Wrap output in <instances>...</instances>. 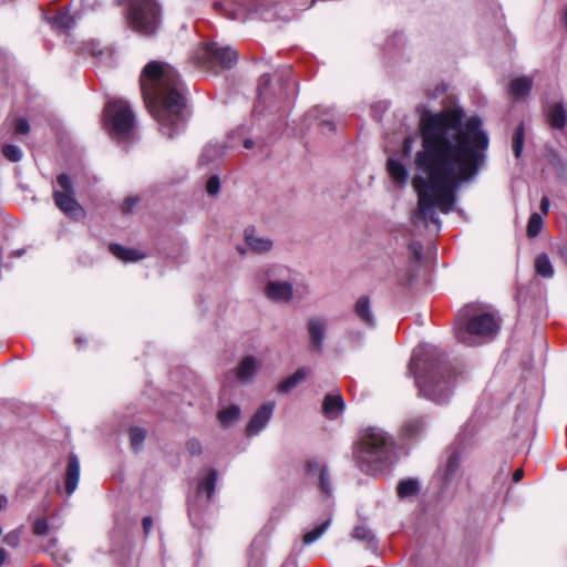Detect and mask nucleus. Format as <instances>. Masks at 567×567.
<instances>
[{"mask_svg": "<svg viewBox=\"0 0 567 567\" xmlns=\"http://www.w3.org/2000/svg\"><path fill=\"white\" fill-rule=\"evenodd\" d=\"M420 133L422 145L414 157L419 174L412 181L417 207L411 218L416 227H427L431 223L439 231V212H453L456 192L483 169L489 138L481 117L465 118L461 109L424 114Z\"/></svg>", "mask_w": 567, "mask_h": 567, "instance_id": "f257e3e1", "label": "nucleus"}, {"mask_svg": "<svg viewBox=\"0 0 567 567\" xmlns=\"http://www.w3.org/2000/svg\"><path fill=\"white\" fill-rule=\"evenodd\" d=\"M144 102L163 135L172 138L182 132L187 120L184 85L177 71L161 61L147 63L140 78Z\"/></svg>", "mask_w": 567, "mask_h": 567, "instance_id": "f03ea898", "label": "nucleus"}, {"mask_svg": "<svg viewBox=\"0 0 567 567\" xmlns=\"http://www.w3.org/2000/svg\"><path fill=\"white\" fill-rule=\"evenodd\" d=\"M409 373L414 375L420 395L426 400L443 404L452 396L457 372L435 347L423 344L415 348L409 363Z\"/></svg>", "mask_w": 567, "mask_h": 567, "instance_id": "7ed1b4c3", "label": "nucleus"}, {"mask_svg": "<svg viewBox=\"0 0 567 567\" xmlns=\"http://www.w3.org/2000/svg\"><path fill=\"white\" fill-rule=\"evenodd\" d=\"M394 439L377 426H370L361 436L355 457L360 470L375 475L385 467L391 458Z\"/></svg>", "mask_w": 567, "mask_h": 567, "instance_id": "20e7f679", "label": "nucleus"}, {"mask_svg": "<svg viewBox=\"0 0 567 567\" xmlns=\"http://www.w3.org/2000/svg\"><path fill=\"white\" fill-rule=\"evenodd\" d=\"M105 127L112 138L126 143L133 138L135 116L130 104L122 99H114L104 107Z\"/></svg>", "mask_w": 567, "mask_h": 567, "instance_id": "39448f33", "label": "nucleus"}, {"mask_svg": "<svg viewBox=\"0 0 567 567\" xmlns=\"http://www.w3.org/2000/svg\"><path fill=\"white\" fill-rule=\"evenodd\" d=\"M498 330L499 319L493 313L484 312L468 318L465 328H455V336L458 341L472 346L475 337L493 338Z\"/></svg>", "mask_w": 567, "mask_h": 567, "instance_id": "423d86ee", "label": "nucleus"}, {"mask_svg": "<svg viewBox=\"0 0 567 567\" xmlns=\"http://www.w3.org/2000/svg\"><path fill=\"white\" fill-rule=\"evenodd\" d=\"M128 21L131 27L143 33L152 34L159 25V7L154 0H132Z\"/></svg>", "mask_w": 567, "mask_h": 567, "instance_id": "0eeeda50", "label": "nucleus"}, {"mask_svg": "<svg viewBox=\"0 0 567 567\" xmlns=\"http://www.w3.org/2000/svg\"><path fill=\"white\" fill-rule=\"evenodd\" d=\"M60 190H54V204L61 212L73 219H80L84 216V209L74 198V189L72 182L66 174H60L56 177Z\"/></svg>", "mask_w": 567, "mask_h": 567, "instance_id": "6e6552de", "label": "nucleus"}, {"mask_svg": "<svg viewBox=\"0 0 567 567\" xmlns=\"http://www.w3.org/2000/svg\"><path fill=\"white\" fill-rule=\"evenodd\" d=\"M280 87L278 92L272 91L271 80L268 74H264L260 78L258 85V105L270 104L274 100L281 101L289 95V85L296 84L290 68H285L280 74Z\"/></svg>", "mask_w": 567, "mask_h": 567, "instance_id": "1a4fd4ad", "label": "nucleus"}, {"mask_svg": "<svg viewBox=\"0 0 567 567\" xmlns=\"http://www.w3.org/2000/svg\"><path fill=\"white\" fill-rule=\"evenodd\" d=\"M309 351L321 354L329 330V319L324 316H312L306 323Z\"/></svg>", "mask_w": 567, "mask_h": 567, "instance_id": "9d476101", "label": "nucleus"}, {"mask_svg": "<svg viewBox=\"0 0 567 567\" xmlns=\"http://www.w3.org/2000/svg\"><path fill=\"white\" fill-rule=\"evenodd\" d=\"M200 59L212 64H218L221 68L229 69L238 61L237 51L229 47H221L218 43H208L202 49Z\"/></svg>", "mask_w": 567, "mask_h": 567, "instance_id": "9b49d317", "label": "nucleus"}, {"mask_svg": "<svg viewBox=\"0 0 567 567\" xmlns=\"http://www.w3.org/2000/svg\"><path fill=\"white\" fill-rule=\"evenodd\" d=\"M461 481V453L451 451L442 472L443 492H455Z\"/></svg>", "mask_w": 567, "mask_h": 567, "instance_id": "f8f14e48", "label": "nucleus"}, {"mask_svg": "<svg viewBox=\"0 0 567 567\" xmlns=\"http://www.w3.org/2000/svg\"><path fill=\"white\" fill-rule=\"evenodd\" d=\"M306 473L317 484L321 494L328 497L332 495V482L327 464L309 460L306 463Z\"/></svg>", "mask_w": 567, "mask_h": 567, "instance_id": "ddd939ff", "label": "nucleus"}, {"mask_svg": "<svg viewBox=\"0 0 567 567\" xmlns=\"http://www.w3.org/2000/svg\"><path fill=\"white\" fill-rule=\"evenodd\" d=\"M275 410V402H266L261 404L251 416L246 426V435H258L269 423Z\"/></svg>", "mask_w": 567, "mask_h": 567, "instance_id": "4468645a", "label": "nucleus"}, {"mask_svg": "<svg viewBox=\"0 0 567 567\" xmlns=\"http://www.w3.org/2000/svg\"><path fill=\"white\" fill-rule=\"evenodd\" d=\"M265 296L274 302L287 303L293 296L292 284L287 280L269 279L265 287Z\"/></svg>", "mask_w": 567, "mask_h": 567, "instance_id": "2eb2a0df", "label": "nucleus"}, {"mask_svg": "<svg viewBox=\"0 0 567 567\" xmlns=\"http://www.w3.org/2000/svg\"><path fill=\"white\" fill-rule=\"evenodd\" d=\"M260 361L254 355H247L241 359L237 368L230 373L243 384H249L255 380V377L260 369Z\"/></svg>", "mask_w": 567, "mask_h": 567, "instance_id": "dca6fc26", "label": "nucleus"}, {"mask_svg": "<svg viewBox=\"0 0 567 567\" xmlns=\"http://www.w3.org/2000/svg\"><path fill=\"white\" fill-rule=\"evenodd\" d=\"M429 421L424 415L411 416L401 426V433L405 439H416L427 430Z\"/></svg>", "mask_w": 567, "mask_h": 567, "instance_id": "f3484780", "label": "nucleus"}, {"mask_svg": "<svg viewBox=\"0 0 567 567\" xmlns=\"http://www.w3.org/2000/svg\"><path fill=\"white\" fill-rule=\"evenodd\" d=\"M80 480V462L74 453H71L68 458V465L64 476V487L66 494L70 496L78 487Z\"/></svg>", "mask_w": 567, "mask_h": 567, "instance_id": "a211bd4d", "label": "nucleus"}, {"mask_svg": "<svg viewBox=\"0 0 567 567\" xmlns=\"http://www.w3.org/2000/svg\"><path fill=\"white\" fill-rule=\"evenodd\" d=\"M354 313L362 324L369 328L375 327V316L372 311L370 299L367 296H361L355 301Z\"/></svg>", "mask_w": 567, "mask_h": 567, "instance_id": "6ab92c4d", "label": "nucleus"}, {"mask_svg": "<svg viewBox=\"0 0 567 567\" xmlns=\"http://www.w3.org/2000/svg\"><path fill=\"white\" fill-rule=\"evenodd\" d=\"M245 241L247 246L256 252H266L272 248V241L267 237L258 236L254 227L245 229Z\"/></svg>", "mask_w": 567, "mask_h": 567, "instance_id": "aec40b11", "label": "nucleus"}, {"mask_svg": "<svg viewBox=\"0 0 567 567\" xmlns=\"http://www.w3.org/2000/svg\"><path fill=\"white\" fill-rule=\"evenodd\" d=\"M225 154V146L215 142L207 143L198 157V165L202 167L208 166L217 162Z\"/></svg>", "mask_w": 567, "mask_h": 567, "instance_id": "412c9836", "label": "nucleus"}, {"mask_svg": "<svg viewBox=\"0 0 567 567\" xmlns=\"http://www.w3.org/2000/svg\"><path fill=\"white\" fill-rule=\"evenodd\" d=\"M548 122L554 128L561 130L566 125L567 112L561 102L548 104L546 107Z\"/></svg>", "mask_w": 567, "mask_h": 567, "instance_id": "4be33fe9", "label": "nucleus"}, {"mask_svg": "<svg viewBox=\"0 0 567 567\" xmlns=\"http://www.w3.org/2000/svg\"><path fill=\"white\" fill-rule=\"evenodd\" d=\"M344 409V401L342 399V395L340 393L337 394H327L323 399L322 410L324 415L330 419L334 420L339 416V414Z\"/></svg>", "mask_w": 567, "mask_h": 567, "instance_id": "5701e85b", "label": "nucleus"}, {"mask_svg": "<svg viewBox=\"0 0 567 567\" xmlns=\"http://www.w3.org/2000/svg\"><path fill=\"white\" fill-rule=\"evenodd\" d=\"M311 373V370L306 367H301L296 370V372L288 378H286L284 381H281L278 384V392L279 393H288L292 389H295L300 382L305 381L306 378Z\"/></svg>", "mask_w": 567, "mask_h": 567, "instance_id": "b1692460", "label": "nucleus"}, {"mask_svg": "<svg viewBox=\"0 0 567 567\" xmlns=\"http://www.w3.org/2000/svg\"><path fill=\"white\" fill-rule=\"evenodd\" d=\"M388 172L391 178L399 185H405L409 179V171L396 158H389L386 163Z\"/></svg>", "mask_w": 567, "mask_h": 567, "instance_id": "393cba45", "label": "nucleus"}, {"mask_svg": "<svg viewBox=\"0 0 567 567\" xmlns=\"http://www.w3.org/2000/svg\"><path fill=\"white\" fill-rule=\"evenodd\" d=\"M410 260H411V269L408 279L401 281L402 285H408L415 277L416 268L422 259L423 247L419 241H411L408 246Z\"/></svg>", "mask_w": 567, "mask_h": 567, "instance_id": "a878e982", "label": "nucleus"}, {"mask_svg": "<svg viewBox=\"0 0 567 567\" xmlns=\"http://www.w3.org/2000/svg\"><path fill=\"white\" fill-rule=\"evenodd\" d=\"M533 80L528 76L516 78L511 82L509 94L515 99H522L529 94Z\"/></svg>", "mask_w": 567, "mask_h": 567, "instance_id": "bb28decb", "label": "nucleus"}, {"mask_svg": "<svg viewBox=\"0 0 567 567\" xmlns=\"http://www.w3.org/2000/svg\"><path fill=\"white\" fill-rule=\"evenodd\" d=\"M53 29L65 31L74 25V19L68 10L61 9L53 17L48 19Z\"/></svg>", "mask_w": 567, "mask_h": 567, "instance_id": "cd10ccee", "label": "nucleus"}, {"mask_svg": "<svg viewBox=\"0 0 567 567\" xmlns=\"http://www.w3.org/2000/svg\"><path fill=\"white\" fill-rule=\"evenodd\" d=\"M218 472L216 470H210L208 474L198 482L197 486V495L202 496L206 494L207 499H210L217 483Z\"/></svg>", "mask_w": 567, "mask_h": 567, "instance_id": "c85d7f7f", "label": "nucleus"}, {"mask_svg": "<svg viewBox=\"0 0 567 567\" xmlns=\"http://www.w3.org/2000/svg\"><path fill=\"white\" fill-rule=\"evenodd\" d=\"M352 538L364 543L369 548L377 547V537L374 533L367 525H358L353 528Z\"/></svg>", "mask_w": 567, "mask_h": 567, "instance_id": "c756f323", "label": "nucleus"}, {"mask_svg": "<svg viewBox=\"0 0 567 567\" xmlns=\"http://www.w3.org/2000/svg\"><path fill=\"white\" fill-rule=\"evenodd\" d=\"M240 414V408L236 404H233L221 409L218 412L217 417L220 424L227 427L236 423L239 420Z\"/></svg>", "mask_w": 567, "mask_h": 567, "instance_id": "7c9ffc66", "label": "nucleus"}, {"mask_svg": "<svg viewBox=\"0 0 567 567\" xmlns=\"http://www.w3.org/2000/svg\"><path fill=\"white\" fill-rule=\"evenodd\" d=\"M110 251L118 259L123 261H137L143 258L137 250L131 248H124L118 244L110 245Z\"/></svg>", "mask_w": 567, "mask_h": 567, "instance_id": "2f4dec72", "label": "nucleus"}, {"mask_svg": "<svg viewBox=\"0 0 567 567\" xmlns=\"http://www.w3.org/2000/svg\"><path fill=\"white\" fill-rule=\"evenodd\" d=\"M420 491V483L415 478H406L401 481L396 486L399 497L408 498L414 496Z\"/></svg>", "mask_w": 567, "mask_h": 567, "instance_id": "473e14b6", "label": "nucleus"}, {"mask_svg": "<svg viewBox=\"0 0 567 567\" xmlns=\"http://www.w3.org/2000/svg\"><path fill=\"white\" fill-rule=\"evenodd\" d=\"M535 271L538 276L544 278H551L554 276V267L549 257L546 254H540L535 259Z\"/></svg>", "mask_w": 567, "mask_h": 567, "instance_id": "72a5a7b5", "label": "nucleus"}, {"mask_svg": "<svg viewBox=\"0 0 567 567\" xmlns=\"http://www.w3.org/2000/svg\"><path fill=\"white\" fill-rule=\"evenodd\" d=\"M330 524H331V518L329 517V518L322 520L320 524H318L311 530H308L307 533H305L303 538H302L303 544L310 545V544L315 543L316 540H318L329 528Z\"/></svg>", "mask_w": 567, "mask_h": 567, "instance_id": "f704fd0d", "label": "nucleus"}, {"mask_svg": "<svg viewBox=\"0 0 567 567\" xmlns=\"http://www.w3.org/2000/svg\"><path fill=\"white\" fill-rule=\"evenodd\" d=\"M524 141H525V127H524V123L522 122L515 128V132L512 137L513 153L516 158H518L522 155L523 147H524Z\"/></svg>", "mask_w": 567, "mask_h": 567, "instance_id": "c9c22d12", "label": "nucleus"}, {"mask_svg": "<svg viewBox=\"0 0 567 567\" xmlns=\"http://www.w3.org/2000/svg\"><path fill=\"white\" fill-rule=\"evenodd\" d=\"M543 218L538 213H533L527 224V235L529 238H535L539 235L543 228Z\"/></svg>", "mask_w": 567, "mask_h": 567, "instance_id": "e433bc0d", "label": "nucleus"}, {"mask_svg": "<svg viewBox=\"0 0 567 567\" xmlns=\"http://www.w3.org/2000/svg\"><path fill=\"white\" fill-rule=\"evenodd\" d=\"M56 546L58 539L51 538L48 546L45 547V551L49 553L52 559L55 560L58 564H61L60 560L69 563L71 558L69 557L68 553H61V550L58 549Z\"/></svg>", "mask_w": 567, "mask_h": 567, "instance_id": "4c0bfd02", "label": "nucleus"}, {"mask_svg": "<svg viewBox=\"0 0 567 567\" xmlns=\"http://www.w3.org/2000/svg\"><path fill=\"white\" fill-rule=\"evenodd\" d=\"M128 434L131 446L134 450L141 449L146 437V431L142 427L134 426L130 429Z\"/></svg>", "mask_w": 567, "mask_h": 567, "instance_id": "58836bf2", "label": "nucleus"}, {"mask_svg": "<svg viewBox=\"0 0 567 567\" xmlns=\"http://www.w3.org/2000/svg\"><path fill=\"white\" fill-rule=\"evenodd\" d=\"M2 154L3 156L12 162V163H18L21 161L22 158V151L19 146L17 145H13V144H7L2 147Z\"/></svg>", "mask_w": 567, "mask_h": 567, "instance_id": "ea45409f", "label": "nucleus"}, {"mask_svg": "<svg viewBox=\"0 0 567 567\" xmlns=\"http://www.w3.org/2000/svg\"><path fill=\"white\" fill-rule=\"evenodd\" d=\"M21 540V530L13 529L3 537V543L12 548H17Z\"/></svg>", "mask_w": 567, "mask_h": 567, "instance_id": "a19ab883", "label": "nucleus"}, {"mask_svg": "<svg viewBox=\"0 0 567 567\" xmlns=\"http://www.w3.org/2000/svg\"><path fill=\"white\" fill-rule=\"evenodd\" d=\"M220 189V179L217 175H212L206 183V192L215 196Z\"/></svg>", "mask_w": 567, "mask_h": 567, "instance_id": "79ce46f5", "label": "nucleus"}, {"mask_svg": "<svg viewBox=\"0 0 567 567\" xmlns=\"http://www.w3.org/2000/svg\"><path fill=\"white\" fill-rule=\"evenodd\" d=\"M48 530H49V524H48L47 519L38 518L34 520L33 526H32L33 534H35L38 536H42V535H45L48 533Z\"/></svg>", "mask_w": 567, "mask_h": 567, "instance_id": "37998d69", "label": "nucleus"}, {"mask_svg": "<svg viewBox=\"0 0 567 567\" xmlns=\"http://www.w3.org/2000/svg\"><path fill=\"white\" fill-rule=\"evenodd\" d=\"M187 452L194 456L200 455L203 452L202 444L197 439H190L186 443Z\"/></svg>", "mask_w": 567, "mask_h": 567, "instance_id": "c03bdc74", "label": "nucleus"}, {"mask_svg": "<svg viewBox=\"0 0 567 567\" xmlns=\"http://www.w3.org/2000/svg\"><path fill=\"white\" fill-rule=\"evenodd\" d=\"M14 132L21 135L28 134L30 132L29 122L23 117H19L14 123Z\"/></svg>", "mask_w": 567, "mask_h": 567, "instance_id": "a18cd8bd", "label": "nucleus"}, {"mask_svg": "<svg viewBox=\"0 0 567 567\" xmlns=\"http://www.w3.org/2000/svg\"><path fill=\"white\" fill-rule=\"evenodd\" d=\"M140 202V198L138 197H127L124 199L123 204H122V212L124 214H130L133 212V209L135 208V206L137 205V203Z\"/></svg>", "mask_w": 567, "mask_h": 567, "instance_id": "49530a36", "label": "nucleus"}, {"mask_svg": "<svg viewBox=\"0 0 567 567\" xmlns=\"http://www.w3.org/2000/svg\"><path fill=\"white\" fill-rule=\"evenodd\" d=\"M413 137L406 136L403 141V154L409 156L412 151Z\"/></svg>", "mask_w": 567, "mask_h": 567, "instance_id": "de8ad7c7", "label": "nucleus"}, {"mask_svg": "<svg viewBox=\"0 0 567 567\" xmlns=\"http://www.w3.org/2000/svg\"><path fill=\"white\" fill-rule=\"evenodd\" d=\"M142 525H143V530H144V534L145 535H148L152 527H153V519L151 516H146L143 518V522H142Z\"/></svg>", "mask_w": 567, "mask_h": 567, "instance_id": "09e8293b", "label": "nucleus"}, {"mask_svg": "<svg viewBox=\"0 0 567 567\" xmlns=\"http://www.w3.org/2000/svg\"><path fill=\"white\" fill-rule=\"evenodd\" d=\"M540 210L545 215L549 212V199L546 196H544L540 200Z\"/></svg>", "mask_w": 567, "mask_h": 567, "instance_id": "8fccbe9b", "label": "nucleus"}, {"mask_svg": "<svg viewBox=\"0 0 567 567\" xmlns=\"http://www.w3.org/2000/svg\"><path fill=\"white\" fill-rule=\"evenodd\" d=\"M523 476H524V471L522 468H518L513 473V481L515 483H518L523 478Z\"/></svg>", "mask_w": 567, "mask_h": 567, "instance_id": "3c124183", "label": "nucleus"}, {"mask_svg": "<svg viewBox=\"0 0 567 567\" xmlns=\"http://www.w3.org/2000/svg\"><path fill=\"white\" fill-rule=\"evenodd\" d=\"M197 507L195 504H190L189 507H188V515H189V518L190 520L193 522L194 520V517L197 515Z\"/></svg>", "mask_w": 567, "mask_h": 567, "instance_id": "603ef678", "label": "nucleus"}, {"mask_svg": "<svg viewBox=\"0 0 567 567\" xmlns=\"http://www.w3.org/2000/svg\"><path fill=\"white\" fill-rule=\"evenodd\" d=\"M7 557V551L2 547H0V566H2L6 563Z\"/></svg>", "mask_w": 567, "mask_h": 567, "instance_id": "864d4df0", "label": "nucleus"}, {"mask_svg": "<svg viewBox=\"0 0 567 567\" xmlns=\"http://www.w3.org/2000/svg\"><path fill=\"white\" fill-rule=\"evenodd\" d=\"M252 146H254V141H252V140H250V138H246V140L244 141V147H245V148L250 150V148H252Z\"/></svg>", "mask_w": 567, "mask_h": 567, "instance_id": "5fc2aeb1", "label": "nucleus"}, {"mask_svg": "<svg viewBox=\"0 0 567 567\" xmlns=\"http://www.w3.org/2000/svg\"><path fill=\"white\" fill-rule=\"evenodd\" d=\"M8 503V499L6 496L3 495H0V512L2 511V508L7 505Z\"/></svg>", "mask_w": 567, "mask_h": 567, "instance_id": "6e6d98bb", "label": "nucleus"}, {"mask_svg": "<svg viewBox=\"0 0 567 567\" xmlns=\"http://www.w3.org/2000/svg\"><path fill=\"white\" fill-rule=\"evenodd\" d=\"M228 18L231 19V20L240 19V17H239V14L237 12L229 13Z\"/></svg>", "mask_w": 567, "mask_h": 567, "instance_id": "4d7b16f0", "label": "nucleus"}, {"mask_svg": "<svg viewBox=\"0 0 567 567\" xmlns=\"http://www.w3.org/2000/svg\"><path fill=\"white\" fill-rule=\"evenodd\" d=\"M238 251H239L240 254H245V249H243V248H240V247H238Z\"/></svg>", "mask_w": 567, "mask_h": 567, "instance_id": "13d9d810", "label": "nucleus"}]
</instances>
